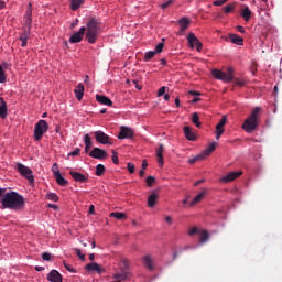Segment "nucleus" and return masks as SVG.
<instances>
[{"label": "nucleus", "mask_w": 282, "mask_h": 282, "mask_svg": "<svg viewBox=\"0 0 282 282\" xmlns=\"http://www.w3.org/2000/svg\"><path fill=\"white\" fill-rule=\"evenodd\" d=\"M47 280L51 282H63V275L57 270H52L47 275Z\"/></svg>", "instance_id": "2eb2a0df"}, {"label": "nucleus", "mask_w": 282, "mask_h": 282, "mask_svg": "<svg viewBox=\"0 0 282 282\" xmlns=\"http://www.w3.org/2000/svg\"><path fill=\"white\" fill-rule=\"evenodd\" d=\"M89 158H94L95 160H107L109 158V154L107 151L100 149V148H94L89 153Z\"/></svg>", "instance_id": "0eeeda50"}, {"label": "nucleus", "mask_w": 282, "mask_h": 282, "mask_svg": "<svg viewBox=\"0 0 282 282\" xmlns=\"http://www.w3.org/2000/svg\"><path fill=\"white\" fill-rule=\"evenodd\" d=\"M86 40L94 44L98 40V32H100V22L96 18L88 20L86 24Z\"/></svg>", "instance_id": "f03ea898"}, {"label": "nucleus", "mask_w": 282, "mask_h": 282, "mask_svg": "<svg viewBox=\"0 0 282 282\" xmlns=\"http://www.w3.org/2000/svg\"><path fill=\"white\" fill-rule=\"evenodd\" d=\"M228 122V119L223 117L219 121V123L216 126V131H224V127H226V123Z\"/></svg>", "instance_id": "c9c22d12"}, {"label": "nucleus", "mask_w": 282, "mask_h": 282, "mask_svg": "<svg viewBox=\"0 0 282 282\" xmlns=\"http://www.w3.org/2000/svg\"><path fill=\"white\" fill-rule=\"evenodd\" d=\"M64 268L68 271L72 272L73 274L76 273V269H74L70 264H67V262L64 261Z\"/></svg>", "instance_id": "a18cd8bd"}, {"label": "nucleus", "mask_w": 282, "mask_h": 282, "mask_svg": "<svg viewBox=\"0 0 282 282\" xmlns=\"http://www.w3.org/2000/svg\"><path fill=\"white\" fill-rule=\"evenodd\" d=\"M202 160H206V158L200 153L193 159H189L188 164H197V162H202Z\"/></svg>", "instance_id": "4c0bfd02"}, {"label": "nucleus", "mask_w": 282, "mask_h": 282, "mask_svg": "<svg viewBox=\"0 0 282 282\" xmlns=\"http://www.w3.org/2000/svg\"><path fill=\"white\" fill-rule=\"evenodd\" d=\"M228 39L234 43V45H243V37L237 34H229Z\"/></svg>", "instance_id": "a878e982"}, {"label": "nucleus", "mask_w": 282, "mask_h": 282, "mask_svg": "<svg viewBox=\"0 0 282 282\" xmlns=\"http://www.w3.org/2000/svg\"><path fill=\"white\" fill-rule=\"evenodd\" d=\"M164 94H166V87L165 86H163L159 89L158 97L160 98V97L164 96Z\"/></svg>", "instance_id": "8fccbe9b"}, {"label": "nucleus", "mask_w": 282, "mask_h": 282, "mask_svg": "<svg viewBox=\"0 0 282 282\" xmlns=\"http://www.w3.org/2000/svg\"><path fill=\"white\" fill-rule=\"evenodd\" d=\"M69 175L73 177V180H75V182H80V184H85L86 182L89 181V178H87V176H85L80 172L70 171Z\"/></svg>", "instance_id": "4468645a"}, {"label": "nucleus", "mask_w": 282, "mask_h": 282, "mask_svg": "<svg viewBox=\"0 0 282 282\" xmlns=\"http://www.w3.org/2000/svg\"><path fill=\"white\" fill-rule=\"evenodd\" d=\"M189 96H202V93L195 91V90H189Z\"/></svg>", "instance_id": "052dcab7"}, {"label": "nucleus", "mask_w": 282, "mask_h": 282, "mask_svg": "<svg viewBox=\"0 0 282 282\" xmlns=\"http://www.w3.org/2000/svg\"><path fill=\"white\" fill-rule=\"evenodd\" d=\"M153 184H155V177L154 176H148L147 178V185L149 187L153 186Z\"/></svg>", "instance_id": "c03bdc74"}, {"label": "nucleus", "mask_w": 282, "mask_h": 282, "mask_svg": "<svg viewBox=\"0 0 282 282\" xmlns=\"http://www.w3.org/2000/svg\"><path fill=\"white\" fill-rule=\"evenodd\" d=\"M207 193H208V189L203 188V191L198 195H196L195 198L189 203V206H196V204H199V202L204 199Z\"/></svg>", "instance_id": "6ab92c4d"}, {"label": "nucleus", "mask_w": 282, "mask_h": 282, "mask_svg": "<svg viewBox=\"0 0 282 282\" xmlns=\"http://www.w3.org/2000/svg\"><path fill=\"white\" fill-rule=\"evenodd\" d=\"M29 36H30V29H23V32L20 35V41L22 42L21 47H25L28 45Z\"/></svg>", "instance_id": "5701e85b"}, {"label": "nucleus", "mask_w": 282, "mask_h": 282, "mask_svg": "<svg viewBox=\"0 0 282 282\" xmlns=\"http://www.w3.org/2000/svg\"><path fill=\"white\" fill-rule=\"evenodd\" d=\"M105 171H107V169L105 167V165L98 164V165L96 166V173H95V175H97V177H102V175H105Z\"/></svg>", "instance_id": "473e14b6"}, {"label": "nucleus", "mask_w": 282, "mask_h": 282, "mask_svg": "<svg viewBox=\"0 0 282 282\" xmlns=\"http://www.w3.org/2000/svg\"><path fill=\"white\" fill-rule=\"evenodd\" d=\"M112 162L113 164H119L118 153H116V150H112Z\"/></svg>", "instance_id": "de8ad7c7"}, {"label": "nucleus", "mask_w": 282, "mask_h": 282, "mask_svg": "<svg viewBox=\"0 0 282 282\" xmlns=\"http://www.w3.org/2000/svg\"><path fill=\"white\" fill-rule=\"evenodd\" d=\"M235 69H232V67H229L227 69V73L221 72L219 69H213L212 70V76H214V78H216L217 80H223V83H232V80L235 79Z\"/></svg>", "instance_id": "20e7f679"}, {"label": "nucleus", "mask_w": 282, "mask_h": 282, "mask_svg": "<svg viewBox=\"0 0 282 282\" xmlns=\"http://www.w3.org/2000/svg\"><path fill=\"white\" fill-rule=\"evenodd\" d=\"M85 3V0H70V9L76 12Z\"/></svg>", "instance_id": "7c9ffc66"}, {"label": "nucleus", "mask_w": 282, "mask_h": 282, "mask_svg": "<svg viewBox=\"0 0 282 282\" xmlns=\"http://www.w3.org/2000/svg\"><path fill=\"white\" fill-rule=\"evenodd\" d=\"M165 221L171 225L173 224V218L171 216H166Z\"/></svg>", "instance_id": "e2e57ef3"}, {"label": "nucleus", "mask_w": 282, "mask_h": 282, "mask_svg": "<svg viewBox=\"0 0 282 282\" xmlns=\"http://www.w3.org/2000/svg\"><path fill=\"white\" fill-rule=\"evenodd\" d=\"M46 199H50V202H58V195H56V193H48Z\"/></svg>", "instance_id": "a19ab883"}, {"label": "nucleus", "mask_w": 282, "mask_h": 282, "mask_svg": "<svg viewBox=\"0 0 282 282\" xmlns=\"http://www.w3.org/2000/svg\"><path fill=\"white\" fill-rule=\"evenodd\" d=\"M52 171H53L54 177L56 176V173H61V171L58 170V163L53 164Z\"/></svg>", "instance_id": "09e8293b"}, {"label": "nucleus", "mask_w": 282, "mask_h": 282, "mask_svg": "<svg viewBox=\"0 0 282 282\" xmlns=\"http://www.w3.org/2000/svg\"><path fill=\"white\" fill-rule=\"evenodd\" d=\"M42 259H43V261H51L52 254H50V253H47V252H44V253L42 254Z\"/></svg>", "instance_id": "3c124183"}, {"label": "nucleus", "mask_w": 282, "mask_h": 282, "mask_svg": "<svg viewBox=\"0 0 282 282\" xmlns=\"http://www.w3.org/2000/svg\"><path fill=\"white\" fill-rule=\"evenodd\" d=\"M86 270L88 272H97V274H102V272H105V269H102V267L96 262L87 264Z\"/></svg>", "instance_id": "dca6fc26"}, {"label": "nucleus", "mask_w": 282, "mask_h": 282, "mask_svg": "<svg viewBox=\"0 0 282 282\" xmlns=\"http://www.w3.org/2000/svg\"><path fill=\"white\" fill-rule=\"evenodd\" d=\"M0 118L6 120L8 118V105L3 98H0Z\"/></svg>", "instance_id": "aec40b11"}, {"label": "nucleus", "mask_w": 282, "mask_h": 282, "mask_svg": "<svg viewBox=\"0 0 282 282\" xmlns=\"http://www.w3.org/2000/svg\"><path fill=\"white\" fill-rule=\"evenodd\" d=\"M235 10V4H227L224 7L225 14H230Z\"/></svg>", "instance_id": "79ce46f5"}, {"label": "nucleus", "mask_w": 282, "mask_h": 282, "mask_svg": "<svg viewBox=\"0 0 282 282\" xmlns=\"http://www.w3.org/2000/svg\"><path fill=\"white\" fill-rule=\"evenodd\" d=\"M96 100L100 105H106L107 107H111V105H113V101H111L109 97L105 95H96Z\"/></svg>", "instance_id": "a211bd4d"}, {"label": "nucleus", "mask_w": 282, "mask_h": 282, "mask_svg": "<svg viewBox=\"0 0 282 282\" xmlns=\"http://www.w3.org/2000/svg\"><path fill=\"white\" fill-rule=\"evenodd\" d=\"M241 17L245 21H250L252 19V11L249 7H245V9L241 12Z\"/></svg>", "instance_id": "c756f323"}, {"label": "nucleus", "mask_w": 282, "mask_h": 282, "mask_svg": "<svg viewBox=\"0 0 282 282\" xmlns=\"http://www.w3.org/2000/svg\"><path fill=\"white\" fill-rule=\"evenodd\" d=\"M127 166H128L129 173H131V174L135 173V164L128 163Z\"/></svg>", "instance_id": "49530a36"}, {"label": "nucleus", "mask_w": 282, "mask_h": 282, "mask_svg": "<svg viewBox=\"0 0 282 282\" xmlns=\"http://www.w3.org/2000/svg\"><path fill=\"white\" fill-rule=\"evenodd\" d=\"M204 180H199V181H197L196 183H194V186H199V184H204Z\"/></svg>", "instance_id": "338daca9"}, {"label": "nucleus", "mask_w": 282, "mask_h": 282, "mask_svg": "<svg viewBox=\"0 0 282 282\" xmlns=\"http://www.w3.org/2000/svg\"><path fill=\"white\" fill-rule=\"evenodd\" d=\"M210 236L208 235V231L206 230H203L202 234H200V243H206V241L208 240Z\"/></svg>", "instance_id": "ea45409f"}, {"label": "nucleus", "mask_w": 282, "mask_h": 282, "mask_svg": "<svg viewBox=\"0 0 282 282\" xmlns=\"http://www.w3.org/2000/svg\"><path fill=\"white\" fill-rule=\"evenodd\" d=\"M155 54H158L155 51H148L144 54L143 61L144 63H149L152 58H155Z\"/></svg>", "instance_id": "2f4dec72"}, {"label": "nucleus", "mask_w": 282, "mask_h": 282, "mask_svg": "<svg viewBox=\"0 0 282 282\" xmlns=\"http://www.w3.org/2000/svg\"><path fill=\"white\" fill-rule=\"evenodd\" d=\"M187 41H188L189 47L192 48L196 47L197 52H202V47H204V45L202 44V42H199V39L195 36V33H192V32L188 33Z\"/></svg>", "instance_id": "6e6552de"}, {"label": "nucleus", "mask_w": 282, "mask_h": 282, "mask_svg": "<svg viewBox=\"0 0 282 282\" xmlns=\"http://www.w3.org/2000/svg\"><path fill=\"white\" fill-rule=\"evenodd\" d=\"M74 91L77 100H83V96H85V86L83 84H78Z\"/></svg>", "instance_id": "412c9836"}, {"label": "nucleus", "mask_w": 282, "mask_h": 282, "mask_svg": "<svg viewBox=\"0 0 282 282\" xmlns=\"http://www.w3.org/2000/svg\"><path fill=\"white\" fill-rule=\"evenodd\" d=\"M110 217H115V219H127V214L120 212H113L110 214Z\"/></svg>", "instance_id": "58836bf2"}, {"label": "nucleus", "mask_w": 282, "mask_h": 282, "mask_svg": "<svg viewBox=\"0 0 282 282\" xmlns=\"http://www.w3.org/2000/svg\"><path fill=\"white\" fill-rule=\"evenodd\" d=\"M217 149V143L213 142L209 144V147L204 150L203 158H208V155H210V153H213L215 150Z\"/></svg>", "instance_id": "c85d7f7f"}, {"label": "nucleus", "mask_w": 282, "mask_h": 282, "mask_svg": "<svg viewBox=\"0 0 282 282\" xmlns=\"http://www.w3.org/2000/svg\"><path fill=\"white\" fill-rule=\"evenodd\" d=\"M261 113V107H257L252 110L251 115L248 119L242 123L241 129L246 131V133H252L259 127V115Z\"/></svg>", "instance_id": "7ed1b4c3"}, {"label": "nucleus", "mask_w": 282, "mask_h": 282, "mask_svg": "<svg viewBox=\"0 0 282 282\" xmlns=\"http://www.w3.org/2000/svg\"><path fill=\"white\" fill-rule=\"evenodd\" d=\"M224 134V130H216V140H219L221 135Z\"/></svg>", "instance_id": "13d9d810"}, {"label": "nucleus", "mask_w": 282, "mask_h": 282, "mask_svg": "<svg viewBox=\"0 0 282 282\" xmlns=\"http://www.w3.org/2000/svg\"><path fill=\"white\" fill-rule=\"evenodd\" d=\"M55 180L58 186H67L69 184V181L65 180L63 175H61V172H55Z\"/></svg>", "instance_id": "b1692460"}, {"label": "nucleus", "mask_w": 282, "mask_h": 282, "mask_svg": "<svg viewBox=\"0 0 282 282\" xmlns=\"http://www.w3.org/2000/svg\"><path fill=\"white\" fill-rule=\"evenodd\" d=\"M24 30H29L32 28V3H29L26 8V13L24 15Z\"/></svg>", "instance_id": "ddd939ff"}, {"label": "nucleus", "mask_w": 282, "mask_h": 282, "mask_svg": "<svg viewBox=\"0 0 282 282\" xmlns=\"http://www.w3.org/2000/svg\"><path fill=\"white\" fill-rule=\"evenodd\" d=\"M80 154V148H76L73 152L69 153L73 158H76V155Z\"/></svg>", "instance_id": "5fc2aeb1"}, {"label": "nucleus", "mask_w": 282, "mask_h": 282, "mask_svg": "<svg viewBox=\"0 0 282 282\" xmlns=\"http://www.w3.org/2000/svg\"><path fill=\"white\" fill-rule=\"evenodd\" d=\"M180 25H181V32H185L188 29V23L189 21L186 18H182L178 21Z\"/></svg>", "instance_id": "72a5a7b5"}, {"label": "nucleus", "mask_w": 282, "mask_h": 282, "mask_svg": "<svg viewBox=\"0 0 282 282\" xmlns=\"http://www.w3.org/2000/svg\"><path fill=\"white\" fill-rule=\"evenodd\" d=\"M163 51H164V42H161L155 46L154 52H156V54H162Z\"/></svg>", "instance_id": "37998d69"}, {"label": "nucleus", "mask_w": 282, "mask_h": 282, "mask_svg": "<svg viewBox=\"0 0 282 282\" xmlns=\"http://www.w3.org/2000/svg\"><path fill=\"white\" fill-rule=\"evenodd\" d=\"M50 129V124H47V121L41 119L36 124L34 129V139L36 142L43 139V134L47 133Z\"/></svg>", "instance_id": "39448f33"}, {"label": "nucleus", "mask_w": 282, "mask_h": 282, "mask_svg": "<svg viewBox=\"0 0 282 282\" xmlns=\"http://www.w3.org/2000/svg\"><path fill=\"white\" fill-rule=\"evenodd\" d=\"M164 153V145L161 144L156 151V158H158V163L160 166H163L164 164V156L162 155Z\"/></svg>", "instance_id": "bb28decb"}, {"label": "nucleus", "mask_w": 282, "mask_h": 282, "mask_svg": "<svg viewBox=\"0 0 282 282\" xmlns=\"http://www.w3.org/2000/svg\"><path fill=\"white\" fill-rule=\"evenodd\" d=\"M95 208H96V207H94V205H90V206H89V210H88L89 215H94Z\"/></svg>", "instance_id": "69168bd1"}, {"label": "nucleus", "mask_w": 282, "mask_h": 282, "mask_svg": "<svg viewBox=\"0 0 282 282\" xmlns=\"http://www.w3.org/2000/svg\"><path fill=\"white\" fill-rule=\"evenodd\" d=\"M235 85H237L238 87H243V85H246V83L239 78L234 80Z\"/></svg>", "instance_id": "603ef678"}, {"label": "nucleus", "mask_w": 282, "mask_h": 282, "mask_svg": "<svg viewBox=\"0 0 282 282\" xmlns=\"http://www.w3.org/2000/svg\"><path fill=\"white\" fill-rule=\"evenodd\" d=\"M15 169L22 177H25V180L30 182V184H34V174H32V169L25 166L23 163H17Z\"/></svg>", "instance_id": "423d86ee"}, {"label": "nucleus", "mask_w": 282, "mask_h": 282, "mask_svg": "<svg viewBox=\"0 0 282 282\" xmlns=\"http://www.w3.org/2000/svg\"><path fill=\"white\" fill-rule=\"evenodd\" d=\"M228 0H216V1H214V6H217V7H219V6H224V3H226Z\"/></svg>", "instance_id": "4d7b16f0"}, {"label": "nucleus", "mask_w": 282, "mask_h": 282, "mask_svg": "<svg viewBox=\"0 0 282 282\" xmlns=\"http://www.w3.org/2000/svg\"><path fill=\"white\" fill-rule=\"evenodd\" d=\"M169 6H173V0H169L165 3H163L161 6L162 10H166V8H169Z\"/></svg>", "instance_id": "864d4df0"}, {"label": "nucleus", "mask_w": 282, "mask_h": 282, "mask_svg": "<svg viewBox=\"0 0 282 282\" xmlns=\"http://www.w3.org/2000/svg\"><path fill=\"white\" fill-rule=\"evenodd\" d=\"M3 69H8V64L0 65V83L6 82V72Z\"/></svg>", "instance_id": "e433bc0d"}, {"label": "nucleus", "mask_w": 282, "mask_h": 282, "mask_svg": "<svg viewBox=\"0 0 282 282\" xmlns=\"http://www.w3.org/2000/svg\"><path fill=\"white\" fill-rule=\"evenodd\" d=\"M84 144H85V153H89L91 147H94V142L91 141V137L89 134L84 135Z\"/></svg>", "instance_id": "4be33fe9"}, {"label": "nucleus", "mask_w": 282, "mask_h": 282, "mask_svg": "<svg viewBox=\"0 0 282 282\" xmlns=\"http://www.w3.org/2000/svg\"><path fill=\"white\" fill-rule=\"evenodd\" d=\"M147 166H149V163H147V160H143V162H142V170L147 171Z\"/></svg>", "instance_id": "0e129e2a"}, {"label": "nucleus", "mask_w": 282, "mask_h": 282, "mask_svg": "<svg viewBox=\"0 0 282 282\" xmlns=\"http://www.w3.org/2000/svg\"><path fill=\"white\" fill-rule=\"evenodd\" d=\"M1 204L3 208H10L11 210H23L25 208V199L17 192L4 194Z\"/></svg>", "instance_id": "f257e3e1"}, {"label": "nucleus", "mask_w": 282, "mask_h": 282, "mask_svg": "<svg viewBox=\"0 0 282 282\" xmlns=\"http://www.w3.org/2000/svg\"><path fill=\"white\" fill-rule=\"evenodd\" d=\"M175 106H176V107H180V106H181V105H180V97H176V98H175Z\"/></svg>", "instance_id": "774afa93"}, {"label": "nucleus", "mask_w": 282, "mask_h": 282, "mask_svg": "<svg viewBox=\"0 0 282 282\" xmlns=\"http://www.w3.org/2000/svg\"><path fill=\"white\" fill-rule=\"evenodd\" d=\"M133 135H134V132L131 128L122 126L120 128V133H119L118 138H119V140H127V139L131 140V138H133Z\"/></svg>", "instance_id": "9d476101"}, {"label": "nucleus", "mask_w": 282, "mask_h": 282, "mask_svg": "<svg viewBox=\"0 0 282 282\" xmlns=\"http://www.w3.org/2000/svg\"><path fill=\"white\" fill-rule=\"evenodd\" d=\"M159 195L158 193H152L149 197H148V206L149 208H154L155 204H158V199H159Z\"/></svg>", "instance_id": "393cba45"}, {"label": "nucleus", "mask_w": 282, "mask_h": 282, "mask_svg": "<svg viewBox=\"0 0 282 282\" xmlns=\"http://www.w3.org/2000/svg\"><path fill=\"white\" fill-rule=\"evenodd\" d=\"M75 252H76L77 257H79V259H82V261H85V254H83V252H80V249H75Z\"/></svg>", "instance_id": "6e6d98bb"}, {"label": "nucleus", "mask_w": 282, "mask_h": 282, "mask_svg": "<svg viewBox=\"0 0 282 282\" xmlns=\"http://www.w3.org/2000/svg\"><path fill=\"white\" fill-rule=\"evenodd\" d=\"M241 175H243V172H230L229 174L223 176L220 182H223V184H228L230 182H235V180H237V177H241Z\"/></svg>", "instance_id": "f8f14e48"}, {"label": "nucleus", "mask_w": 282, "mask_h": 282, "mask_svg": "<svg viewBox=\"0 0 282 282\" xmlns=\"http://www.w3.org/2000/svg\"><path fill=\"white\" fill-rule=\"evenodd\" d=\"M192 122L195 124V127H197V129L202 127V122H199V115L197 112L192 115Z\"/></svg>", "instance_id": "f704fd0d"}, {"label": "nucleus", "mask_w": 282, "mask_h": 282, "mask_svg": "<svg viewBox=\"0 0 282 282\" xmlns=\"http://www.w3.org/2000/svg\"><path fill=\"white\" fill-rule=\"evenodd\" d=\"M183 131L186 140H189V142H195L197 140V137L193 133V128L186 126L183 128Z\"/></svg>", "instance_id": "f3484780"}, {"label": "nucleus", "mask_w": 282, "mask_h": 282, "mask_svg": "<svg viewBox=\"0 0 282 282\" xmlns=\"http://www.w3.org/2000/svg\"><path fill=\"white\" fill-rule=\"evenodd\" d=\"M237 30L241 33V34H246V29L241 25L237 26Z\"/></svg>", "instance_id": "680f3d73"}, {"label": "nucleus", "mask_w": 282, "mask_h": 282, "mask_svg": "<svg viewBox=\"0 0 282 282\" xmlns=\"http://www.w3.org/2000/svg\"><path fill=\"white\" fill-rule=\"evenodd\" d=\"M85 32H87V28L82 26L78 32H75L69 37V43H80V41H83V36H85Z\"/></svg>", "instance_id": "9b49d317"}, {"label": "nucleus", "mask_w": 282, "mask_h": 282, "mask_svg": "<svg viewBox=\"0 0 282 282\" xmlns=\"http://www.w3.org/2000/svg\"><path fill=\"white\" fill-rule=\"evenodd\" d=\"M94 135L96 141L99 142V144H113L112 142H110V137L100 130L95 131Z\"/></svg>", "instance_id": "1a4fd4ad"}, {"label": "nucleus", "mask_w": 282, "mask_h": 282, "mask_svg": "<svg viewBox=\"0 0 282 282\" xmlns=\"http://www.w3.org/2000/svg\"><path fill=\"white\" fill-rule=\"evenodd\" d=\"M193 235H197V227H194L189 230V236L193 237Z\"/></svg>", "instance_id": "bf43d9fd"}, {"label": "nucleus", "mask_w": 282, "mask_h": 282, "mask_svg": "<svg viewBox=\"0 0 282 282\" xmlns=\"http://www.w3.org/2000/svg\"><path fill=\"white\" fill-rule=\"evenodd\" d=\"M143 265L148 269V270H153V259L151 258V256H144L143 257Z\"/></svg>", "instance_id": "cd10ccee"}]
</instances>
